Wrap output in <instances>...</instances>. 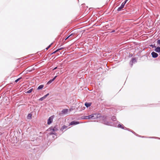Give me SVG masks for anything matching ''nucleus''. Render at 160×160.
Listing matches in <instances>:
<instances>
[{"label": "nucleus", "instance_id": "nucleus-1", "mask_svg": "<svg viewBox=\"0 0 160 160\" xmlns=\"http://www.w3.org/2000/svg\"><path fill=\"white\" fill-rule=\"evenodd\" d=\"M101 119L102 120V123L108 126L110 125V122L107 120V117L103 116L101 117Z\"/></svg>", "mask_w": 160, "mask_h": 160}, {"label": "nucleus", "instance_id": "nucleus-2", "mask_svg": "<svg viewBox=\"0 0 160 160\" xmlns=\"http://www.w3.org/2000/svg\"><path fill=\"white\" fill-rule=\"evenodd\" d=\"M58 130V128L57 125H55L54 127H51L47 130L48 131H57Z\"/></svg>", "mask_w": 160, "mask_h": 160}, {"label": "nucleus", "instance_id": "nucleus-3", "mask_svg": "<svg viewBox=\"0 0 160 160\" xmlns=\"http://www.w3.org/2000/svg\"><path fill=\"white\" fill-rule=\"evenodd\" d=\"M81 118L83 119H94L95 118L93 114H91L88 116H82Z\"/></svg>", "mask_w": 160, "mask_h": 160}, {"label": "nucleus", "instance_id": "nucleus-4", "mask_svg": "<svg viewBox=\"0 0 160 160\" xmlns=\"http://www.w3.org/2000/svg\"><path fill=\"white\" fill-rule=\"evenodd\" d=\"M53 118L54 116H52L49 117L47 123L48 125H50L52 123Z\"/></svg>", "mask_w": 160, "mask_h": 160}, {"label": "nucleus", "instance_id": "nucleus-5", "mask_svg": "<svg viewBox=\"0 0 160 160\" xmlns=\"http://www.w3.org/2000/svg\"><path fill=\"white\" fill-rule=\"evenodd\" d=\"M79 122L76 121H72L69 124L70 125H76L79 124Z\"/></svg>", "mask_w": 160, "mask_h": 160}, {"label": "nucleus", "instance_id": "nucleus-6", "mask_svg": "<svg viewBox=\"0 0 160 160\" xmlns=\"http://www.w3.org/2000/svg\"><path fill=\"white\" fill-rule=\"evenodd\" d=\"M125 3H126V2H123L122 3V5H121V6L118 8V11H120L121 10L122 8H124Z\"/></svg>", "mask_w": 160, "mask_h": 160}, {"label": "nucleus", "instance_id": "nucleus-7", "mask_svg": "<svg viewBox=\"0 0 160 160\" xmlns=\"http://www.w3.org/2000/svg\"><path fill=\"white\" fill-rule=\"evenodd\" d=\"M57 77V76H56L52 79L49 80L47 83V84H49L51 83Z\"/></svg>", "mask_w": 160, "mask_h": 160}, {"label": "nucleus", "instance_id": "nucleus-8", "mask_svg": "<svg viewBox=\"0 0 160 160\" xmlns=\"http://www.w3.org/2000/svg\"><path fill=\"white\" fill-rule=\"evenodd\" d=\"M151 54L152 56V57L153 58H156L158 56V54L154 52H152Z\"/></svg>", "mask_w": 160, "mask_h": 160}, {"label": "nucleus", "instance_id": "nucleus-9", "mask_svg": "<svg viewBox=\"0 0 160 160\" xmlns=\"http://www.w3.org/2000/svg\"><path fill=\"white\" fill-rule=\"evenodd\" d=\"M51 132H49L48 133V135H51L53 134V135H55L56 136L57 135V133L55 132V131H51Z\"/></svg>", "mask_w": 160, "mask_h": 160}, {"label": "nucleus", "instance_id": "nucleus-10", "mask_svg": "<svg viewBox=\"0 0 160 160\" xmlns=\"http://www.w3.org/2000/svg\"><path fill=\"white\" fill-rule=\"evenodd\" d=\"M91 105V102H86L85 103V106L87 107V108H88L89 107H90Z\"/></svg>", "mask_w": 160, "mask_h": 160}, {"label": "nucleus", "instance_id": "nucleus-11", "mask_svg": "<svg viewBox=\"0 0 160 160\" xmlns=\"http://www.w3.org/2000/svg\"><path fill=\"white\" fill-rule=\"evenodd\" d=\"M68 109H64L62 111V113L63 114H66L68 112Z\"/></svg>", "mask_w": 160, "mask_h": 160}, {"label": "nucleus", "instance_id": "nucleus-12", "mask_svg": "<svg viewBox=\"0 0 160 160\" xmlns=\"http://www.w3.org/2000/svg\"><path fill=\"white\" fill-rule=\"evenodd\" d=\"M154 51L157 52H158V53L160 52V47H158L155 49Z\"/></svg>", "mask_w": 160, "mask_h": 160}, {"label": "nucleus", "instance_id": "nucleus-13", "mask_svg": "<svg viewBox=\"0 0 160 160\" xmlns=\"http://www.w3.org/2000/svg\"><path fill=\"white\" fill-rule=\"evenodd\" d=\"M44 87L43 85H39L37 88V90H39L42 89Z\"/></svg>", "mask_w": 160, "mask_h": 160}, {"label": "nucleus", "instance_id": "nucleus-14", "mask_svg": "<svg viewBox=\"0 0 160 160\" xmlns=\"http://www.w3.org/2000/svg\"><path fill=\"white\" fill-rule=\"evenodd\" d=\"M68 127L66 125H63L61 127V130L62 131H63L64 129H66Z\"/></svg>", "mask_w": 160, "mask_h": 160}, {"label": "nucleus", "instance_id": "nucleus-15", "mask_svg": "<svg viewBox=\"0 0 160 160\" xmlns=\"http://www.w3.org/2000/svg\"><path fill=\"white\" fill-rule=\"evenodd\" d=\"M33 90V89L32 88H31L27 92H26V93H30L32 92Z\"/></svg>", "mask_w": 160, "mask_h": 160}, {"label": "nucleus", "instance_id": "nucleus-16", "mask_svg": "<svg viewBox=\"0 0 160 160\" xmlns=\"http://www.w3.org/2000/svg\"><path fill=\"white\" fill-rule=\"evenodd\" d=\"M27 118L28 119H31L32 118V114L31 113H29L28 114Z\"/></svg>", "mask_w": 160, "mask_h": 160}, {"label": "nucleus", "instance_id": "nucleus-17", "mask_svg": "<svg viewBox=\"0 0 160 160\" xmlns=\"http://www.w3.org/2000/svg\"><path fill=\"white\" fill-rule=\"evenodd\" d=\"M118 127L119 128H123V125L122 124V125H121L120 124H118Z\"/></svg>", "mask_w": 160, "mask_h": 160}, {"label": "nucleus", "instance_id": "nucleus-18", "mask_svg": "<svg viewBox=\"0 0 160 160\" xmlns=\"http://www.w3.org/2000/svg\"><path fill=\"white\" fill-rule=\"evenodd\" d=\"M22 77H20V78H18L15 81V82H17L18 81H19L21 78H22Z\"/></svg>", "mask_w": 160, "mask_h": 160}, {"label": "nucleus", "instance_id": "nucleus-19", "mask_svg": "<svg viewBox=\"0 0 160 160\" xmlns=\"http://www.w3.org/2000/svg\"><path fill=\"white\" fill-rule=\"evenodd\" d=\"M52 44V43H51L50 45H49L47 48H46V50H48L51 46V45Z\"/></svg>", "mask_w": 160, "mask_h": 160}, {"label": "nucleus", "instance_id": "nucleus-20", "mask_svg": "<svg viewBox=\"0 0 160 160\" xmlns=\"http://www.w3.org/2000/svg\"><path fill=\"white\" fill-rule=\"evenodd\" d=\"M45 99V98H44V97H43V96L41 98H40L39 99V101H42V100H43L44 99Z\"/></svg>", "mask_w": 160, "mask_h": 160}, {"label": "nucleus", "instance_id": "nucleus-21", "mask_svg": "<svg viewBox=\"0 0 160 160\" xmlns=\"http://www.w3.org/2000/svg\"><path fill=\"white\" fill-rule=\"evenodd\" d=\"M49 95V93H47V94H46V95H44L43 97H44V98H45V99L48 96V95Z\"/></svg>", "mask_w": 160, "mask_h": 160}, {"label": "nucleus", "instance_id": "nucleus-22", "mask_svg": "<svg viewBox=\"0 0 160 160\" xmlns=\"http://www.w3.org/2000/svg\"><path fill=\"white\" fill-rule=\"evenodd\" d=\"M136 61V59L134 58H132V62H135Z\"/></svg>", "mask_w": 160, "mask_h": 160}, {"label": "nucleus", "instance_id": "nucleus-23", "mask_svg": "<svg viewBox=\"0 0 160 160\" xmlns=\"http://www.w3.org/2000/svg\"><path fill=\"white\" fill-rule=\"evenodd\" d=\"M112 120L115 121L116 120V117L115 116H113L112 118Z\"/></svg>", "mask_w": 160, "mask_h": 160}, {"label": "nucleus", "instance_id": "nucleus-24", "mask_svg": "<svg viewBox=\"0 0 160 160\" xmlns=\"http://www.w3.org/2000/svg\"><path fill=\"white\" fill-rule=\"evenodd\" d=\"M58 50L57 49L55 51H54V52H52L51 54H54V53H56V52H58Z\"/></svg>", "mask_w": 160, "mask_h": 160}, {"label": "nucleus", "instance_id": "nucleus-25", "mask_svg": "<svg viewBox=\"0 0 160 160\" xmlns=\"http://www.w3.org/2000/svg\"><path fill=\"white\" fill-rule=\"evenodd\" d=\"M63 48H58V49H57L59 51V50H61Z\"/></svg>", "mask_w": 160, "mask_h": 160}, {"label": "nucleus", "instance_id": "nucleus-26", "mask_svg": "<svg viewBox=\"0 0 160 160\" xmlns=\"http://www.w3.org/2000/svg\"><path fill=\"white\" fill-rule=\"evenodd\" d=\"M58 68V67H55V68H54L52 70L53 71L56 70V69H57Z\"/></svg>", "mask_w": 160, "mask_h": 160}, {"label": "nucleus", "instance_id": "nucleus-27", "mask_svg": "<svg viewBox=\"0 0 160 160\" xmlns=\"http://www.w3.org/2000/svg\"><path fill=\"white\" fill-rule=\"evenodd\" d=\"M150 46L152 47L153 48L156 47L155 45H151Z\"/></svg>", "mask_w": 160, "mask_h": 160}, {"label": "nucleus", "instance_id": "nucleus-28", "mask_svg": "<svg viewBox=\"0 0 160 160\" xmlns=\"http://www.w3.org/2000/svg\"><path fill=\"white\" fill-rule=\"evenodd\" d=\"M157 43L158 44H160V39L158 40L157 41Z\"/></svg>", "mask_w": 160, "mask_h": 160}, {"label": "nucleus", "instance_id": "nucleus-29", "mask_svg": "<svg viewBox=\"0 0 160 160\" xmlns=\"http://www.w3.org/2000/svg\"><path fill=\"white\" fill-rule=\"evenodd\" d=\"M74 34L73 33H71V34H70L68 36H69V37H70L72 36Z\"/></svg>", "mask_w": 160, "mask_h": 160}, {"label": "nucleus", "instance_id": "nucleus-30", "mask_svg": "<svg viewBox=\"0 0 160 160\" xmlns=\"http://www.w3.org/2000/svg\"><path fill=\"white\" fill-rule=\"evenodd\" d=\"M69 38V36H68L65 39V40H67L68 38Z\"/></svg>", "mask_w": 160, "mask_h": 160}, {"label": "nucleus", "instance_id": "nucleus-31", "mask_svg": "<svg viewBox=\"0 0 160 160\" xmlns=\"http://www.w3.org/2000/svg\"><path fill=\"white\" fill-rule=\"evenodd\" d=\"M2 134V132H0V136H1Z\"/></svg>", "mask_w": 160, "mask_h": 160}, {"label": "nucleus", "instance_id": "nucleus-32", "mask_svg": "<svg viewBox=\"0 0 160 160\" xmlns=\"http://www.w3.org/2000/svg\"><path fill=\"white\" fill-rule=\"evenodd\" d=\"M128 0H126L125 2H126V3L128 1Z\"/></svg>", "mask_w": 160, "mask_h": 160}]
</instances>
